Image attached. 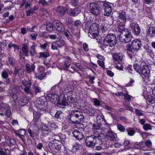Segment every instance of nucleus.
Listing matches in <instances>:
<instances>
[{"instance_id":"338daca9","label":"nucleus","mask_w":155,"mask_h":155,"mask_svg":"<svg viewBox=\"0 0 155 155\" xmlns=\"http://www.w3.org/2000/svg\"><path fill=\"white\" fill-rule=\"evenodd\" d=\"M39 3L43 6H46L48 5V2L45 0H41L39 2Z\"/></svg>"},{"instance_id":"37998d69","label":"nucleus","mask_w":155,"mask_h":155,"mask_svg":"<svg viewBox=\"0 0 155 155\" xmlns=\"http://www.w3.org/2000/svg\"><path fill=\"white\" fill-rule=\"evenodd\" d=\"M46 29L47 31L50 32L53 30V25L52 24L50 23H47Z\"/></svg>"},{"instance_id":"6e6d98bb","label":"nucleus","mask_w":155,"mask_h":155,"mask_svg":"<svg viewBox=\"0 0 155 155\" xmlns=\"http://www.w3.org/2000/svg\"><path fill=\"white\" fill-rule=\"evenodd\" d=\"M117 127L118 129L121 132H124L125 130V128L123 125L120 124H118Z\"/></svg>"},{"instance_id":"dca6fc26","label":"nucleus","mask_w":155,"mask_h":155,"mask_svg":"<svg viewBox=\"0 0 155 155\" xmlns=\"http://www.w3.org/2000/svg\"><path fill=\"white\" fill-rule=\"evenodd\" d=\"M143 95L146 99V102L148 104H153V106H155V98L150 95H146L144 93H143Z\"/></svg>"},{"instance_id":"e2e57ef3","label":"nucleus","mask_w":155,"mask_h":155,"mask_svg":"<svg viewBox=\"0 0 155 155\" xmlns=\"http://www.w3.org/2000/svg\"><path fill=\"white\" fill-rule=\"evenodd\" d=\"M135 113L136 115L138 116H141L143 115V114L142 112V111L138 109H136Z\"/></svg>"},{"instance_id":"5701e85b","label":"nucleus","mask_w":155,"mask_h":155,"mask_svg":"<svg viewBox=\"0 0 155 155\" xmlns=\"http://www.w3.org/2000/svg\"><path fill=\"white\" fill-rule=\"evenodd\" d=\"M91 136L96 140L97 139L98 140H101L104 137L103 134L101 132L97 131H94L93 134Z\"/></svg>"},{"instance_id":"0e129e2a","label":"nucleus","mask_w":155,"mask_h":155,"mask_svg":"<svg viewBox=\"0 0 155 155\" xmlns=\"http://www.w3.org/2000/svg\"><path fill=\"white\" fill-rule=\"evenodd\" d=\"M83 48L84 50L86 51H88L89 50L88 45L86 43H84L83 44Z\"/></svg>"},{"instance_id":"4468645a","label":"nucleus","mask_w":155,"mask_h":155,"mask_svg":"<svg viewBox=\"0 0 155 155\" xmlns=\"http://www.w3.org/2000/svg\"><path fill=\"white\" fill-rule=\"evenodd\" d=\"M146 35L147 37L153 38L155 36V26L151 25L146 29Z\"/></svg>"},{"instance_id":"5fc2aeb1","label":"nucleus","mask_w":155,"mask_h":155,"mask_svg":"<svg viewBox=\"0 0 155 155\" xmlns=\"http://www.w3.org/2000/svg\"><path fill=\"white\" fill-rule=\"evenodd\" d=\"M97 120H101V121L103 123H105V120H104V117L102 114L98 115L97 117Z\"/></svg>"},{"instance_id":"7c9ffc66","label":"nucleus","mask_w":155,"mask_h":155,"mask_svg":"<svg viewBox=\"0 0 155 155\" xmlns=\"http://www.w3.org/2000/svg\"><path fill=\"white\" fill-rule=\"evenodd\" d=\"M36 46V45L34 43L30 47L29 52L31 56H34L36 53L35 50V48Z\"/></svg>"},{"instance_id":"e433bc0d","label":"nucleus","mask_w":155,"mask_h":155,"mask_svg":"<svg viewBox=\"0 0 155 155\" xmlns=\"http://www.w3.org/2000/svg\"><path fill=\"white\" fill-rule=\"evenodd\" d=\"M10 153V151L8 149H5L4 151L2 148L0 147V155H8Z\"/></svg>"},{"instance_id":"2f4dec72","label":"nucleus","mask_w":155,"mask_h":155,"mask_svg":"<svg viewBox=\"0 0 155 155\" xmlns=\"http://www.w3.org/2000/svg\"><path fill=\"white\" fill-rule=\"evenodd\" d=\"M14 71L16 74H18L19 76H22L24 74V71L21 68L15 67L14 69Z\"/></svg>"},{"instance_id":"052dcab7","label":"nucleus","mask_w":155,"mask_h":155,"mask_svg":"<svg viewBox=\"0 0 155 155\" xmlns=\"http://www.w3.org/2000/svg\"><path fill=\"white\" fill-rule=\"evenodd\" d=\"M101 125H100L97 123L94 124L93 125V128L94 130H98L101 129Z\"/></svg>"},{"instance_id":"09e8293b","label":"nucleus","mask_w":155,"mask_h":155,"mask_svg":"<svg viewBox=\"0 0 155 155\" xmlns=\"http://www.w3.org/2000/svg\"><path fill=\"white\" fill-rule=\"evenodd\" d=\"M22 84L24 86L27 87L28 86L31 87V83L30 81H27L25 80H24L22 81Z\"/></svg>"},{"instance_id":"9d476101","label":"nucleus","mask_w":155,"mask_h":155,"mask_svg":"<svg viewBox=\"0 0 155 155\" xmlns=\"http://www.w3.org/2000/svg\"><path fill=\"white\" fill-rule=\"evenodd\" d=\"M90 7L91 12L92 14L96 15L99 14L100 8L98 4L94 2L91 3Z\"/></svg>"},{"instance_id":"13d9d810","label":"nucleus","mask_w":155,"mask_h":155,"mask_svg":"<svg viewBox=\"0 0 155 155\" xmlns=\"http://www.w3.org/2000/svg\"><path fill=\"white\" fill-rule=\"evenodd\" d=\"M8 72L6 71H4L2 72V78L7 79L8 77Z\"/></svg>"},{"instance_id":"f3484780","label":"nucleus","mask_w":155,"mask_h":155,"mask_svg":"<svg viewBox=\"0 0 155 155\" xmlns=\"http://www.w3.org/2000/svg\"><path fill=\"white\" fill-rule=\"evenodd\" d=\"M131 28L134 30V34L135 35L138 36L140 32V28L138 24L135 23H132L130 25Z\"/></svg>"},{"instance_id":"20e7f679","label":"nucleus","mask_w":155,"mask_h":155,"mask_svg":"<svg viewBox=\"0 0 155 155\" xmlns=\"http://www.w3.org/2000/svg\"><path fill=\"white\" fill-rule=\"evenodd\" d=\"M120 29L122 31L117 34L120 41L125 43L129 42L132 38L130 30L128 28Z\"/></svg>"},{"instance_id":"c756f323","label":"nucleus","mask_w":155,"mask_h":155,"mask_svg":"<svg viewBox=\"0 0 155 155\" xmlns=\"http://www.w3.org/2000/svg\"><path fill=\"white\" fill-rule=\"evenodd\" d=\"M22 50L24 53V55L25 56H28V46L26 44L24 43L22 45Z\"/></svg>"},{"instance_id":"58836bf2","label":"nucleus","mask_w":155,"mask_h":155,"mask_svg":"<svg viewBox=\"0 0 155 155\" xmlns=\"http://www.w3.org/2000/svg\"><path fill=\"white\" fill-rule=\"evenodd\" d=\"M124 23L121 22L119 25L118 26V32L117 31V34H118L119 33L121 32L122 31L120 29H126L124 28Z\"/></svg>"},{"instance_id":"6ab92c4d","label":"nucleus","mask_w":155,"mask_h":155,"mask_svg":"<svg viewBox=\"0 0 155 155\" xmlns=\"http://www.w3.org/2000/svg\"><path fill=\"white\" fill-rule=\"evenodd\" d=\"M74 136L78 140H81L84 137V134L81 132L76 130L73 132Z\"/></svg>"},{"instance_id":"4c0bfd02","label":"nucleus","mask_w":155,"mask_h":155,"mask_svg":"<svg viewBox=\"0 0 155 155\" xmlns=\"http://www.w3.org/2000/svg\"><path fill=\"white\" fill-rule=\"evenodd\" d=\"M126 130L127 132V134L130 136H133L135 133V130L129 127Z\"/></svg>"},{"instance_id":"69168bd1","label":"nucleus","mask_w":155,"mask_h":155,"mask_svg":"<svg viewBox=\"0 0 155 155\" xmlns=\"http://www.w3.org/2000/svg\"><path fill=\"white\" fill-rule=\"evenodd\" d=\"M34 89L35 92L36 94H38L41 92V88L38 87H35Z\"/></svg>"},{"instance_id":"a878e982","label":"nucleus","mask_w":155,"mask_h":155,"mask_svg":"<svg viewBox=\"0 0 155 155\" xmlns=\"http://www.w3.org/2000/svg\"><path fill=\"white\" fill-rule=\"evenodd\" d=\"M106 138L111 141H114L115 140V137L112 131H108L106 136Z\"/></svg>"},{"instance_id":"a19ab883","label":"nucleus","mask_w":155,"mask_h":155,"mask_svg":"<svg viewBox=\"0 0 155 155\" xmlns=\"http://www.w3.org/2000/svg\"><path fill=\"white\" fill-rule=\"evenodd\" d=\"M66 98L67 97L68 101L71 103H73L74 101V97H72V95H70V94L68 95L65 94Z\"/></svg>"},{"instance_id":"412c9836","label":"nucleus","mask_w":155,"mask_h":155,"mask_svg":"<svg viewBox=\"0 0 155 155\" xmlns=\"http://www.w3.org/2000/svg\"><path fill=\"white\" fill-rule=\"evenodd\" d=\"M0 107L5 111V115L8 117H9L11 114L9 106L8 105L6 104H0Z\"/></svg>"},{"instance_id":"f8f14e48","label":"nucleus","mask_w":155,"mask_h":155,"mask_svg":"<svg viewBox=\"0 0 155 155\" xmlns=\"http://www.w3.org/2000/svg\"><path fill=\"white\" fill-rule=\"evenodd\" d=\"M53 24L55 28L58 31L63 32L65 30L64 25L60 20H54L53 22Z\"/></svg>"},{"instance_id":"de8ad7c7","label":"nucleus","mask_w":155,"mask_h":155,"mask_svg":"<svg viewBox=\"0 0 155 155\" xmlns=\"http://www.w3.org/2000/svg\"><path fill=\"white\" fill-rule=\"evenodd\" d=\"M26 134L25 130L24 129H20L18 131V134H17L18 136L20 137V136H24Z\"/></svg>"},{"instance_id":"473e14b6","label":"nucleus","mask_w":155,"mask_h":155,"mask_svg":"<svg viewBox=\"0 0 155 155\" xmlns=\"http://www.w3.org/2000/svg\"><path fill=\"white\" fill-rule=\"evenodd\" d=\"M39 54V55L38 56V58L42 59L46 58L49 56V53L45 51L40 52Z\"/></svg>"},{"instance_id":"f03ea898","label":"nucleus","mask_w":155,"mask_h":155,"mask_svg":"<svg viewBox=\"0 0 155 155\" xmlns=\"http://www.w3.org/2000/svg\"><path fill=\"white\" fill-rule=\"evenodd\" d=\"M67 118L70 123L78 124L83 121L84 116L83 112L77 109L71 111Z\"/></svg>"},{"instance_id":"f704fd0d","label":"nucleus","mask_w":155,"mask_h":155,"mask_svg":"<svg viewBox=\"0 0 155 155\" xmlns=\"http://www.w3.org/2000/svg\"><path fill=\"white\" fill-rule=\"evenodd\" d=\"M48 145L49 148L51 151H53L55 149L57 150L58 149L57 147H56V144L52 142H49L48 143Z\"/></svg>"},{"instance_id":"a211bd4d","label":"nucleus","mask_w":155,"mask_h":155,"mask_svg":"<svg viewBox=\"0 0 155 155\" xmlns=\"http://www.w3.org/2000/svg\"><path fill=\"white\" fill-rule=\"evenodd\" d=\"M68 13L70 16H76L78 15L80 12L81 10L79 8L74 9H68L67 10Z\"/></svg>"},{"instance_id":"b1692460","label":"nucleus","mask_w":155,"mask_h":155,"mask_svg":"<svg viewBox=\"0 0 155 155\" xmlns=\"http://www.w3.org/2000/svg\"><path fill=\"white\" fill-rule=\"evenodd\" d=\"M28 100L27 97H22L18 101V104L21 106L25 105L28 103Z\"/></svg>"},{"instance_id":"8fccbe9b","label":"nucleus","mask_w":155,"mask_h":155,"mask_svg":"<svg viewBox=\"0 0 155 155\" xmlns=\"http://www.w3.org/2000/svg\"><path fill=\"white\" fill-rule=\"evenodd\" d=\"M96 110L95 109L93 108H91L87 112L89 115L92 116H94L96 113Z\"/></svg>"},{"instance_id":"864d4df0","label":"nucleus","mask_w":155,"mask_h":155,"mask_svg":"<svg viewBox=\"0 0 155 155\" xmlns=\"http://www.w3.org/2000/svg\"><path fill=\"white\" fill-rule=\"evenodd\" d=\"M81 22L79 20H76L74 22V25L78 28H79L81 25Z\"/></svg>"},{"instance_id":"4d7b16f0","label":"nucleus","mask_w":155,"mask_h":155,"mask_svg":"<svg viewBox=\"0 0 155 155\" xmlns=\"http://www.w3.org/2000/svg\"><path fill=\"white\" fill-rule=\"evenodd\" d=\"M8 63L12 66H13L15 64V62L13 59L10 57L8 58Z\"/></svg>"},{"instance_id":"6e6552de","label":"nucleus","mask_w":155,"mask_h":155,"mask_svg":"<svg viewBox=\"0 0 155 155\" xmlns=\"http://www.w3.org/2000/svg\"><path fill=\"white\" fill-rule=\"evenodd\" d=\"M99 25L97 23H93L90 27L88 35L91 38H95L99 34Z\"/></svg>"},{"instance_id":"79ce46f5","label":"nucleus","mask_w":155,"mask_h":155,"mask_svg":"<svg viewBox=\"0 0 155 155\" xmlns=\"http://www.w3.org/2000/svg\"><path fill=\"white\" fill-rule=\"evenodd\" d=\"M20 87L17 85H15L12 89L13 92L19 93L21 92Z\"/></svg>"},{"instance_id":"c03bdc74","label":"nucleus","mask_w":155,"mask_h":155,"mask_svg":"<svg viewBox=\"0 0 155 155\" xmlns=\"http://www.w3.org/2000/svg\"><path fill=\"white\" fill-rule=\"evenodd\" d=\"M29 134V136L33 138L36 135V133L35 132L32 130L30 128H28L27 130Z\"/></svg>"},{"instance_id":"39448f33","label":"nucleus","mask_w":155,"mask_h":155,"mask_svg":"<svg viewBox=\"0 0 155 155\" xmlns=\"http://www.w3.org/2000/svg\"><path fill=\"white\" fill-rule=\"evenodd\" d=\"M142 42L141 40L138 39H135L133 40L131 44H128L127 46V50L132 53L134 51H138L141 47Z\"/></svg>"},{"instance_id":"aec40b11","label":"nucleus","mask_w":155,"mask_h":155,"mask_svg":"<svg viewBox=\"0 0 155 155\" xmlns=\"http://www.w3.org/2000/svg\"><path fill=\"white\" fill-rule=\"evenodd\" d=\"M74 89L73 86L70 84H67L64 86V90L66 93L65 94H70V95L73 94V90Z\"/></svg>"},{"instance_id":"393cba45","label":"nucleus","mask_w":155,"mask_h":155,"mask_svg":"<svg viewBox=\"0 0 155 155\" xmlns=\"http://www.w3.org/2000/svg\"><path fill=\"white\" fill-rule=\"evenodd\" d=\"M35 66L34 64L30 65L29 64H27L26 65V69L28 73H30L35 71Z\"/></svg>"},{"instance_id":"cd10ccee","label":"nucleus","mask_w":155,"mask_h":155,"mask_svg":"<svg viewBox=\"0 0 155 155\" xmlns=\"http://www.w3.org/2000/svg\"><path fill=\"white\" fill-rule=\"evenodd\" d=\"M141 144H142L141 143H139L137 144L135 143L134 145L133 146H130L128 147H125L124 149V150H128L130 149H133L134 148H135L137 149H140L141 148Z\"/></svg>"},{"instance_id":"0eeeda50","label":"nucleus","mask_w":155,"mask_h":155,"mask_svg":"<svg viewBox=\"0 0 155 155\" xmlns=\"http://www.w3.org/2000/svg\"><path fill=\"white\" fill-rule=\"evenodd\" d=\"M104 45L110 47L114 46L116 44V38L115 35L113 34L107 35L103 40Z\"/></svg>"},{"instance_id":"ea45409f","label":"nucleus","mask_w":155,"mask_h":155,"mask_svg":"<svg viewBox=\"0 0 155 155\" xmlns=\"http://www.w3.org/2000/svg\"><path fill=\"white\" fill-rule=\"evenodd\" d=\"M46 74L45 73L37 74L35 75L36 77L40 80H42L45 77Z\"/></svg>"},{"instance_id":"603ef678","label":"nucleus","mask_w":155,"mask_h":155,"mask_svg":"<svg viewBox=\"0 0 155 155\" xmlns=\"http://www.w3.org/2000/svg\"><path fill=\"white\" fill-rule=\"evenodd\" d=\"M8 140L10 144L14 145L15 144V140L12 138H8L6 139V141L7 143H8Z\"/></svg>"},{"instance_id":"bf43d9fd","label":"nucleus","mask_w":155,"mask_h":155,"mask_svg":"<svg viewBox=\"0 0 155 155\" xmlns=\"http://www.w3.org/2000/svg\"><path fill=\"white\" fill-rule=\"evenodd\" d=\"M50 44L49 42H46L43 44H41L40 45V48L44 50L46 49L47 46Z\"/></svg>"},{"instance_id":"423d86ee","label":"nucleus","mask_w":155,"mask_h":155,"mask_svg":"<svg viewBox=\"0 0 155 155\" xmlns=\"http://www.w3.org/2000/svg\"><path fill=\"white\" fill-rule=\"evenodd\" d=\"M47 102L41 98L37 99L35 101V105L38 110L42 113H45L48 109Z\"/></svg>"},{"instance_id":"c9c22d12","label":"nucleus","mask_w":155,"mask_h":155,"mask_svg":"<svg viewBox=\"0 0 155 155\" xmlns=\"http://www.w3.org/2000/svg\"><path fill=\"white\" fill-rule=\"evenodd\" d=\"M119 17L120 19L123 20L124 22H125L126 16V13L122 11L120 13H119Z\"/></svg>"},{"instance_id":"72a5a7b5","label":"nucleus","mask_w":155,"mask_h":155,"mask_svg":"<svg viewBox=\"0 0 155 155\" xmlns=\"http://www.w3.org/2000/svg\"><path fill=\"white\" fill-rule=\"evenodd\" d=\"M80 147L81 144L77 143L73 145L71 151L73 152H75L79 149Z\"/></svg>"},{"instance_id":"ddd939ff","label":"nucleus","mask_w":155,"mask_h":155,"mask_svg":"<svg viewBox=\"0 0 155 155\" xmlns=\"http://www.w3.org/2000/svg\"><path fill=\"white\" fill-rule=\"evenodd\" d=\"M103 8L104 9V15L105 16H108L112 11L111 6L110 4L108 2H104Z\"/></svg>"},{"instance_id":"49530a36","label":"nucleus","mask_w":155,"mask_h":155,"mask_svg":"<svg viewBox=\"0 0 155 155\" xmlns=\"http://www.w3.org/2000/svg\"><path fill=\"white\" fill-rule=\"evenodd\" d=\"M57 46L59 47L64 45V41L62 40H60L59 41H55Z\"/></svg>"},{"instance_id":"f257e3e1","label":"nucleus","mask_w":155,"mask_h":155,"mask_svg":"<svg viewBox=\"0 0 155 155\" xmlns=\"http://www.w3.org/2000/svg\"><path fill=\"white\" fill-rule=\"evenodd\" d=\"M134 69L139 74H142L141 76L143 78L148 79L150 77V70L146 63L142 62L140 64H135L134 65Z\"/></svg>"},{"instance_id":"774afa93","label":"nucleus","mask_w":155,"mask_h":155,"mask_svg":"<svg viewBox=\"0 0 155 155\" xmlns=\"http://www.w3.org/2000/svg\"><path fill=\"white\" fill-rule=\"evenodd\" d=\"M118 119L124 122H126L128 121V119L126 117L123 116H119Z\"/></svg>"},{"instance_id":"1a4fd4ad","label":"nucleus","mask_w":155,"mask_h":155,"mask_svg":"<svg viewBox=\"0 0 155 155\" xmlns=\"http://www.w3.org/2000/svg\"><path fill=\"white\" fill-rule=\"evenodd\" d=\"M41 128L42 131V134L44 136H47L48 138L53 136V133L49 130L47 126L44 124H42L41 126Z\"/></svg>"},{"instance_id":"9b49d317","label":"nucleus","mask_w":155,"mask_h":155,"mask_svg":"<svg viewBox=\"0 0 155 155\" xmlns=\"http://www.w3.org/2000/svg\"><path fill=\"white\" fill-rule=\"evenodd\" d=\"M123 55L122 53L119 52L117 54V69L119 70H123Z\"/></svg>"},{"instance_id":"680f3d73","label":"nucleus","mask_w":155,"mask_h":155,"mask_svg":"<svg viewBox=\"0 0 155 155\" xmlns=\"http://www.w3.org/2000/svg\"><path fill=\"white\" fill-rule=\"evenodd\" d=\"M93 103L94 104L97 106H98L100 105V102L96 98H93Z\"/></svg>"},{"instance_id":"7ed1b4c3","label":"nucleus","mask_w":155,"mask_h":155,"mask_svg":"<svg viewBox=\"0 0 155 155\" xmlns=\"http://www.w3.org/2000/svg\"><path fill=\"white\" fill-rule=\"evenodd\" d=\"M46 100L51 102H54L58 101L59 104L63 106L68 105V102L66 100V97L64 94H61L60 97L56 94H48L46 97Z\"/></svg>"},{"instance_id":"bb28decb","label":"nucleus","mask_w":155,"mask_h":155,"mask_svg":"<svg viewBox=\"0 0 155 155\" xmlns=\"http://www.w3.org/2000/svg\"><path fill=\"white\" fill-rule=\"evenodd\" d=\"M71 64V61H70L68 60L62 62L60 66L62 68L65 70L70 67Z\"/></svg>"},{"instance_id":"2eb2a0df","label":"nucleus","mask_w":155,"mask_h":155,"mask_svg":"<svg viewBox=\"0 0 155 155\" xmlns=\"http://www.w3.org/2000/svg\"><path fill=\"white\" fill-rule=\"evenodd\" d=\"M85 142L87 146L92 147L95 145L96 140L91 135L87 137Z\"/></svg>"},{"instance_id":"4be33fe9","label":"nucleus","mask_w":155,"mask_h":155,"mask_svg":"<svg viewBox=\"0 0 155 155\" xmlns=\"http://www.w3.org/2000/svg\"><path fill=\"white\" fill-rule=\"evenodd\" d=\"M43 113L41 112V111H35L33 112V121L36 124V123L38 122L40 120V118L41 117V114Z\"/></svg>"},{"instance_id":"c85d7f7f","label":"nucleus","mask_w":155,"mask_h":155,"mask_svg":"<svg viewBox=\"0 0 155 155\" xmlns=\"http://www.w3.org/2000/svg\"><path fill=\"white\" fill-rule=\"evenodd\" d=\"M57 12L59 15L62 16L65 14V10L63 6H60L57 8L56 9Z\"/></svg>"},{"instance_id":"a18cd8bd","label":"nucleus","mask_w":155,"mask_h":155,"mask_svg":"<svg viewBox=\"0 0 155 155\" xmlns=\"http://www.w3.org/2000/svg\"><path fill=\"white\" fill-rule=\"evenodd\" d=\"M110 127L108 125V124L106 123H104L103 124L101 125V128L104 131L105 130L107 129L108 130H110Z\"/></svg>"},{"instance_id":"3c124183","label":"nucleus","mask_w":155,"mask_h":155,"mask_svg":"<svg viewBox=\"0 0 155 155\" xmlns=\"http://www.w3.org/2000/svg\"><path fill=\"white\" fill-rule=\"evenodd\" d=\"M143 128L145 130H151L152 129V127L151 125L148 123H146L144 124L143 126Z\"/></svg>"}]
</instances>
